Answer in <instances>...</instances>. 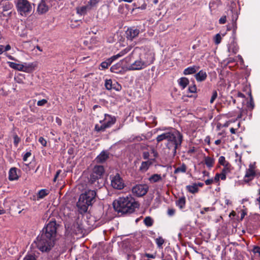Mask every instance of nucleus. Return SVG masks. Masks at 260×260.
I'll return each mask as SVG.
<instances>
[{
	"label": "nucleus",
	"instance_id": "obj_1",
	"mask_svg": "<svg viewBox=\"0 0 260 260\" xmlns=\"http://www.w3.org/2000/svg\"><path fill=\"white\" fill-rule=\"evenodd\" d=\"M156 140L158 143L166 140L167 142L166 146L172 151L174 156L176 154L177 149L181 145L183 136L178 131L171 128L170 131L158 135Z\"/></svg>",
	"mask_w": 260,
	"mask_h": 260
},
{
	"label": "nucleus",
	"instance_id": "obj_2",
	"mask_svg": "<svg viewBox=\"0 0 260 260\" xmlns=\"http://www.w3.org/2000/svg\"><path fill=\"white\" fill-rule=\"evenodd\" d=\"M143 50L139 47L135 48L129 56L130 58L135 59L133 63L127 68L128 70H140L145 68L152 63L153 56L150 53L143 54Z\"/></svg>",
	"mask_w": 260,
	"mask_h": 260
},
{
	"label": "nucleus",
	"instance_id": "obj_3",
	"mask_svg": "<svg viewBox=\"0 0 260 260\" xmlns=\"http://www.w3.org/2000/svg\"><path fill=\"white\" fill-rule=\"evenodd\" d=\"M113 205L116 211L122 213H133L139 206L131 194L118 198L113 202Z\"/></svg>",
	"mask_w": 260,
	"mask_h": 260
},
{
	"label": "nucleus",
	"instance_id": "obj_4",
	"mask_svg": "<svg viewBox=\"0 0 260 260\" xmlns=\"http://www.w3.org/2000/svg\"><path fill=\"white\" fill-rule=\"evenodd\" d=\"M96 193L94 190H88L80 194L77 207L81 213H85L89 206H91L95 201Z\"/></svg>",
	"mask_w": 260,
	"mask_h": 260
},
{
	"label": "nucleus",
	"instance_id": "obj_5",
	"mask_svg": "<svg viewBox=\"0 0 260 260\" xmlns=\"http://www.w3.org/2000/svg\"><path fill=\"white\" fill-rule=\"evenodd\" d=\"M54 241L45 235L40 234L35 241L37 248L42 252H47L51 250L54 244Z\"/></svg>",
	"mask_w": 260,
	"mask_h": 260
},
{
	"label": "nucleus",
	"instance_id": "obj_6",
	"mask_svg": "<svg viewBox=\"0 0 260 260\" xmlns=\"http://www.w3.org/2000/svg\"><path fill=\"white\" fill-rule=\"evenodd\" d=\"M116 122V118L109 114H105L103 120H100L99 124H96L94 126V130L97 132H105L106 129L111 127Z\"/></svg>",
	"mask_w": 260,
	"mask_h": 260
},
{
	"label": "nucleus",
	"instance_id": "obj_7",
	"mask_svg": "<svg viewBox=\"0 0 260 260\" xmlns=\"http://www.w3.org/2000/svg\"><path fill=\"white\" fill-rule=\"evenodd\" d=\"M15 5L18 13L22 16H26L31 12L32 5L28 0H16Z\"/></svg>",
	"mask_w": 260,
	"mask_h": 260
},
{
	"label": "nucleus",
	"instance_id": "obj_8",
	"mask_svg": "<svg viewBox=\"0 0 260 260\" xmlns=\"http://www.w3.org/2000/svg\"><path fill=\"white\" fill-rule=\"evenodd\" d=\"M57 224L56 221H50L43 229L41 234L45 235L54 241L56 235Z\"/></svg>",
	"mask_w": 260,
	"mask_h": 260
},
{
	"label": "nucleus",
	"instance_id": "obj_9",
	"mask_svg": "<svg viewBox=\"0 0 260 260\" xmlns=\"http://www.w3.org/2000/svg\"><path fill=\"white\" fill-rule=\"evenodd\" d=\"M111 185L113 188L116 189L120 190L124 188L125 183L123 179L119 174L111 176Z\"/></svg>",
	"mask_w": 260,
	"mask_h": 260
},
{
	"label": "nucleus",
	"instance_id": "obj_10",
	"mask_svg": "<svg viewBox=\"0 0 260 260\" xmlns=\"http://www.w3.org/2000/svg\"><path fill=\"white\" fill-rule=\"evenodd\" d=\"M148 186L146 184H137L132 189L134 195L141 197L145 195L148 191Z\"/></svg>",
	"mask_w": 260,
	"mask_h": 260
},
{
	"label": "nucleus",
	"instance_id": "obj_11",
	"mask_svg": "<svg viewBox=\"0 0 260 260\" xmlns=\"http://www.w3.org/2000/svg\"><path fill=\"white\" fill-rule=\"evenodd\" d=\"M104 173V167L102 166H95L92 170V172L90 175V181L91 183H93L96 180L101 178Z\"/></svg>",
	"mask_w": 260,
	"mask_h": 260
},
{
	"label": "nucleus",
	"instance_id": "obj_12",
	"mask_svg": "<svg viewBox=\"0 0 260 260\" xmlns=\"http://www.w3.org/2000/svg\"><path fill=\"white\" fill-rule=\"evenodd\" d=\"M51 0H41L37 8V11L39 14H43L46 13L51 6Z\"/></svg>",
	"mask_w": 260,
	"mask_h": 260
},
{
	"label": "nucleus",
	"instance_id": "obj_13",
	"mask_svg": "<svg viewBox=\"0 0 260 260\" xmlns=\"http://www.w3.org/2000/svg\"><path fill=\"white\" fill-rule=\"evenodd\" d=\"M255 176L256 172L255 171V165L250 164L249 166L248 169L246 170L244 177V180L245 182H248L252 180Z\"/></svg>",
	"mask_w": 260,
	"mask_h": 260
},
{
	"label": "nucleus",
	"instance_id": "obj_14",
	"mask_svg": "<svg viewBox=\"0 0 260 260\" xmlns=\"http://www.w3.org/2000/svg\"><path fill=\"white\" fill-rule=\"evenodd\" d=\"M65 227L70 230V232L77 234L81 232L82 227V225L78 222H75L71 226L69 225L66 224Z\"/></svg>",
	"mask_w": 260,
	"mask_h": 260
},
{
	"label": "nucleus",
	"instance_id": "obj_15",
	"mask_svg": "<svg viewBox=\"0 0 260 260\" xmlns=\"http://www.w3.org/2000/svg\"><path fill=\"white\" fill-rule=\"evenodd\" d=\"M140 33V30L137 28H131L126 31L127 38L128 40L133 41Z\"/></svg>",
	"mask_w": 260,
	"mask_h": 260
},
{
	"label": "nucleus",
	"instance_id": "obj_16",
	"mask_svg": "<svg viewBox=\"0 0 260 260\" xmlns=\"http://www.w3.org/2000/svg\"><path fill=\"white\" fill-rule=\"evenodd\" d=\"M228 49L229 53L236 54L238 51L239 48L237 43L234 40H233L231 43L229 44Z\"/></svg>",
	"mask_w": 260,
	"mask_h": 260
},
{
	"label": "nucleus",
	"instance_id": "obj_17",
	"mask_svg": "<svg viewBox=\"0 0 260 260\" xmlns=\"http://www.w3.org/2000/svg\"><path fill=\"white\" fill-rule=\"evenodd\" d=\"M152 165V160L148 159L145 161H142L140 167V170L142 172H146L149 168Z\"/></svg>",
	"mask_w": 260,
	"mask_h": 260
},
{
	"label": "nucleus",
	"instance_id": "obj_18",
	"mask_svg": "<svg viewBox=\"0 0 260 260\" xmlns=\"http://www.w3.org/2000/svg\"><path fill=\"white\" fill-rule=\"evenodd\" d=\"M207 77V75L206 72L203 70L200 71L195 75V78L198 82H202L205 80Z\"/></svg>",
	"mask_w": 260,
	"mask_h": 260
},
{
	"label": "nucleus",
	"instance_id": "obj_19",
	"mask_svg": "<svg viewBox=\"0 0 260 260\" xmlns=\"http://www.w3.org/2000/svg\"><path fill=\"white\" fill-rule=\"evenodd\" d=\"M19 177L17 173V169L12 168L10 169L9 172V179L11 181L16 180L18 179Z\"/></svg>",
	"mask_w": 260,
	"mask_h": 260
},
{
	"label": "nucleus",
	"instance_id": "obj_20",
	"mask_svg": "<svg viewBox=\"0 0 260 260\" xmlns=\"http://www.w3.org/2000/svg\"><path fill=\"white\" fill-rule=\"evenodd\" d=\"M115 59L113 58V56L106 59L105 61H103L100 65L101 68H100V70H104L106 69H107L112 63V62L115 60Z\"/></svg>",
	"mask_w": 260,
	"mask_h": 260
},
{
	"label": "nucleus",
	"instance_id": "obj_21",
	"mask_svg": "<svg viewBox=\"0 0 260 260\" xmlns=\"http://www.w3.org/2000/svg\"><path fill=\"white\" fill-rule=\"evenodd\" d=\"M199 69V67L193 66L186 68L184 71L183 74L185 75L192 74L195 73Z\"/></svg>",
	"mask_w": 260,
	"mask_h": 260
},
{
	"label": "nucleus",
	"instance_id": "obj_22",
	"mask_svg": "<svg viewBox=\"0 0 260 260\" xmlns=\"http://www.w3.org/2000/svg\"><path fill=\"white\" fill-rule=\"evenodd\" d=\"M8 63L9 66L12 69L20 71H25L24 66L22 64H19L13 62H9Z\"/></svg>",
	"mask_w": 260,
	"mask_h": 260
},
{
	"label": "nucleus",
	"instance_id": "obj_23",
	"mask_svg": "<svg viewBox=\"0 0 260 260\" xmlns=\"http://www.w3.org/2000/svg\"><path fill=\"white\" fill-rule=\"evenodd\" d=\"M108 157V154L105 152H102L96 158V161L97 162L103 163L104 162Z\"/></svg>",
	"mask_w": 260,
	"mask_h": 260
},
{
	"label": "nucleus",
	"instance_id": "obj_24",
	"mask_svg": "<svg viewBox=\"0 0 260 260\" xmlns=\"http://www.w3.org/2000/svg\"><path fill=\"white\" fill-rule=\"evenodd\" d=\"M110 70L112 72L115 73H121L122 71V63L119 62L112 66L110 68Z\"/></svg>",
	"mask_w": 260,
	"mask_h": 260
},
{
	"label": "nucleus",
	"instance_id": "obj_25",
	"mask_svg": "<svg viewBox=\"0 0 260 260\" xmlns=\"http://www.w3.org/2000/svg\"><path fill=\"white\" fill-rule=\"evenodd\" d=\"M90 7L86 5L77 8V13L81 15H84L88 11L90 10Z\"/></svg>",
	"mask_w": 260,
	"mask_h": 260
},
{
	"label": "nucleus",
	"instance_id": "obj_26",
	"mask_svg": "<svg viewBox=\"0 0 260 260\" xmlns=\"http://www.w3.org/2000/svg\"><path fill=\"white\" fill-rule=\"evenodd\" d=\"M162 178L160 174H155L151 175L149 178L148 180L151 183H156L160 181Z\"/></svg>",
	"mask_w": 260,
	"mask_h": 260
},
{
	"label": "nucleus",
	"instance_id": "obj_27",
	"mask_svg": "<svg viewBox=\"0 0 260 260\" xmlns=\"http://www.w3.org/2000/svg\"><path fill=\"white\" fill-rule=\"evenodd\" d=\"M205 164L207 166V167L209 168H211L213 166V165L215 162V159L210 156H206L205 157Z\"/></svg>",
	"mask_w": 260,
	"mask_h": 260
},
{
	"label": "nucleus",
	"instance_id": "obj_28",
	"mask_svg": "<svg viewBox=\"0 0 260 260\" xmlns=\"http://www.w3.org/2000/svg\"><path fill=\"white\" fill-rule=\"evenodd\" d=\"M179 85L182 88V89H184L187 85L189 84V80L187 78L185 77H182L178 80Z\"/></svg>",
	"mask_w": 260,
	"mask_h": 260
},
{
	"label": "nucleus",
	"instance_id": "obj_29",
	"mask_svg": "<svg viewBox=\"0 0 260 260\" xmlns=\"http://www.w3.org/2000/svg\"><path fill=\"white\" fill-rule=\"evenodd\" d=\"M186 189L188 191L191 193H197L199 191L198 185L196 183H194L191 185L186 186Z\"/></svg>",
	"mask_w": 260,
	"mask_h": 260
},
{
	"label": "nucleus",
	"instance_id": "obj_30",
	"mask_svg": "<svg viewBox=\"0 0 260 260\" xmlns=\"http://www.w3.org/2000/svg\"><path fill=\"white\" fill-rule=\"evenodd\" d=\"M131 47H127L126 48H125L124 49L121 50L119 53H118L116 55H113V58H114L115 59H116L123 56L127 53H128L131 50Z\"/></svg>",
	"mask_w": 260,
	"mask_h": 260
},
{
	"label": "nucleus",
	"instance_id": "obj_31",
	"mask_svg": "<svg viewBox=\"0 0 260 260\" xmlns=\"http://www.w3.org/2000/svg\"><path fill=\"white\" fill-rule=\"evenodd\" d=\"M185 205V198H179L176 201V205L179 207L180 209H183Z\"/></svg>",
	"mask_w": 260,
	"mask_h": 260
},
{
	"label": "nucleus",
	"instance_id": "obj_32",
	"mask_svg": "<svg viewBox=\"0 0 260 260\" xmlns=\"http://www.w3.org/2000/svg\"><path fill=\"white\" fill-rule=\"evenodd\" d=\"M113 82L111 79H106L105 81V86L106 89L110 90L112 89Z\"/></svg>",
	"mask_w": 260,
	"mask_h": 260
},
{
	"label": "nucleus",
	"instance_id": "obj_33",
	"mask_svg": "<svg viewBox=\"0 0 260 260\" xmlns=\"http://www.w3.org/2000/svg\"><path fill=\"white\" fill-rule=\"evenodd\" d=\"M186 171V167L185 164H183L181 167L177 168L175 171L174 173L177 174L180 172L185 173Z\"/></svg>",
	"mask_w": 260,
	"mask_h": 260
},
{
	"label": "nucleus",
	"instance_id": "obj_34",
	"mask_svg": "<svg viewBox=\"0 0 260 260\" xmlns=\"http://www.w3.org/2000/svg\"><path fill=\"white\" fill-rule=\"evenodd\" d=\"M231 170H232L231 165L230 164L228 165L223 166V168L221 170V173L227 175L231 173Z\"/></svg>",
	"mask_w": 260,
	"mask_h": 260
},
{
	"label": "nucleus",
	"instance_id": "obj_35",
	"mask_svg": "<svg viewBox=\"0 0 260 260\" xmlns=\"http://www.w3.org/2000/svg\"><path fill=\"white\" fill-rule=\"evenodd\" d=\"M218 163L222 166L230 164L228 161L225 160V157L223 156H220L219 157Z\"/></svg>",
	"mask_w": 260,
	"mask_h": 260
},
{
	"label": "nucleus",
	"instance_id": "obj_36",
	"mask_svg": "<svg viewBox=\"0 0 260 260\" xmlns=\"http://www.w3.org/2000/svg\"><path fill=\"white\" fill-rule=\"evenodd\" d=\"M48 194V191L46 189L40 190L38 193V197L39 199H42Z\"/></svg>",
	"mask_w": 260,
	"mask_h": 260
},
{
	"label": "nucleus",
	"instance_id": "obj_37",
	"mask_svg": "<svg viewBox=\"0 0 260 260\" xmlns=\"http://www.w3.org/2000/svg\"><path fill=\"white\" fill-rule=\"evenodd\" d=\"M144 222L147 226H151L153 224V220L150 217H146L144 220Z\"/></svg>",
	"mask_w": 260,
	"mask_h": 260
},
{
	"label": "nucleus",
	"instance_id": "obj_38",
	"mask_svg": "<svg viewBox=\"0 0 260 260\" xmlns=\"http://www.w3.org/2000/svg\"><path fill=\"white\" fill-rule=\"evenodd\" d=\"M99 1V0H90L87 5L89 6L90 7V9H91L92 7L96 6Z\"/></svg>",
	"mask_w": 260,
	"mask_h": 260
},
{
	"label": "nucleus",
	"instance_id": "obj_39",
	"mask_svg": "<svg viewBox=\"0 0 260 260\" xmlns=\"http://www.w3.org/2000/svg\"><path fill=\"white\" fill-rule=\"evenodd\" d=\"M112 89L116 91H120L121 89V86L118 82L115 81L113 83Z\"/></svg>",
	"mask_w": 260,
	"mask_h": 260
},
{
	"label": "nucleus",
	"instance_id": "obj_40",
	"mask_svg": "<svg viewBox=\"0 0 260 260\" xmlns=\"http://www.w3.org/2000/svg\"><path fill=\"white\" fill-rule=\"evenodd\" d=\"M14 144L15 146L17 147L20 141V138L16 134L13 135Z\"/></svg>",
	"mask_w": 260,
	"mask_h": 260
},
{
	"label": "nucleus",
	"instance_id": "obj_41",
	"mask_svg": "<svg viewBox=\"0 0 260 260\" xmlns=\"http://www.w3.org/2000/svg\"><path fill=\"white\" fill-rule=\"evenodd\" d=\"M214 42L216 44H219L221 42V37L219 34L215 35L214 38Z\"/></svg>",
	"mask_w": 260,
	"mask_h": 260
},
{
	"label": "nucleus",
	"instance_id": "obj_42",
	"mask_svg": "<svg viewBox=\"0 0 260 260\" xmlns=\"http://www.w3.org/2000/svg\"><path fill=\"white\" fill-rule=\"evenodd\" d=\"M155 241L158 247H160L164 243V239L161 237L156 238Z\"/></svg>",
	"mask_w": 260,
	"mask_h": 260
},
{
	"label": "nucleus",
	"instance_id": "obj_43",
	"mask_svg": "<svg viewBox=\"0 0 260 260\" xmlns=\"http://www.w3.org/2000/svg\"><path fill=\"white\" fill-rule=\"evenodd\" d=\"M217 92L216 90H214V91H213V92L212 93V95L211 98L210 103L211 104H212L214 102L215 100L217 98Z\"/></svg>",
	"mask_w": 260,
	"mask_h": 260
},
{
	"label": "nucleus",
	"instance_id": "obj_44",
	"mask_svg": "<svg viewBox=\"0 0 260 260\" xmlns=\"http://www.w3.org/2000/svg\"><path fill=\"white\" fill-rule=\"evenodd\" d=\"M23 260H36L35 256L32 254H27L25 256Z\"/></svg>",
	"mask_w": 260,
	"mask_h": 260
},
{
	"label": "nucleus",
	"instance_id": "obj_45",
	"mask_svg": "<svg viewBox=\"0 0 260 260\" xmlns=\"http://www.w3.org/2000/svg\"><path fill=\"white\" fill-rule=\"evenodd\" d=\"M254 103H253V101L252 100V98L251 97L250 98V100L249 101V102H248L247 103V107L249 109H250V110H252L254 108Z\"/></svg>",
	"mask_w": 260,
	"mask_h": 260
},
{
	"label": "nucleus",
	"instance_id": "obj_46",
	"mask_svg": "<svg viewBox=\"0 0 260 260\" xmlns=\"http://www.w3.org/2000/svg\"><path fill=\"white\" fill-rule=\"evenodd\" d=\"M214 208H210V207H205L201 211V213L202 214H204L205 213V212L209 211H213Z\"/></svg>",
	"mask_w": 260,
	"mask_h": 260
},
{
	"label": "nucleus",
	"instance_id": "obj_47",
	"mask_svg": "<svg viewBox=\"0 0 260 260\" xmlns=\"http://www.w3.org/2000/svg\"><path fill=\"white\" fill-rule=\"evenodd\" d=\"M47 103V100L45 99H43L40 101H38L37 105L38 106H44Z\"/></svg>",
	"mask_w": 260,
	"mask_h": 260
},
{
	"label": "nucleus",
	"instance_id": "obj_48",
	"mask_svg": "<svg viewBox=\"0 0 260 260\" xmlns=\"http://www.w3.org/2000/svg\"><path fill=\"white\" fill-rule=\"evenodd\" d=\"M197 87L195 85H193L192 86H190L188 87V90L190 93H194L196 92Z\"/></svg>",
	"mask_w": 260,
	"mask_h": 260
},
{
	"label": "nucleus",
	"instance_id": "obj_49",
	"mask_svg": "<svg viewBox=\"0 0 260 260\" xmlns=\"http://www.w3.org/2000/svg\"><path fill=\"white\" fill-rule=\"evenodd\" d=\"M39 142L43 146H46L47 144V142L45 139L43 137H40L39 139Z\"/></svg>",
	"mask_w": 260,
	"mask_h": 260
},
{
	"label": "nucleus",
	"instance_id": "obj_50",
	"mask_svg": "<svg viewBox=\"0 0 260 260\" xmlns=\"http://www.w3.org/2000/svg\"><path fill=\"white\" fill-rule=\"evenodd\" d=\"M31 153L29 152H27L26 153H25L23 156V160L24 161H26L29 156H30Z\"/></svg>",
	"mask_w": 260,
	"mask_h": 260
},
{
	"label": "nucleus",
	"instance_id": "obj_51",
	"mask_svg": "<svg viewBox=\"0 0 260 260\" xmlns=\"http://www.w3.org/2000/svg\"><path fill=\"white\" fill-rule=\"evenodd\" d=\"M226 21V16H222L219 20V23L221 24L225 23Z\"/></svg>",
	"mask_w": 260,
	"mask_h": 260
},
{
	"label": "nucleus",
	"instance_id": "obj_52",
	"mask_svg": "<svg viewBox=\"0 0 260 260\" xmlns=\"http://www.w3.org/2000/svg\"><path fill=\"white\" fill-rule=\"evenodd\" d=\"M253 252L254 253H257L258 255L260 256V247L259 246H255L253 249Z\"/></svg>",
	"mask_w": 260,
	"mask_h": 260
},
{
	"label": "nucleus",
	"instance_id": "obj_53",
	"mask_svg": "<svg viewBox=\"0 0 260 260\" xmlns=\"http://www.w3.org/2000/svg\"><path fill=\"white\" fill-rule=\"evenodd\" d=\"M232 17H233V18H232V21H233V22L234 23L233 25H235V22H236V21L237 20L238 17L237 13H233Z\"/></svg>",
	"mask_w": 260,
	"mask_h": 260
},
{
	"label": "nucleus",
	"instance_id": "obj_54",
	"mask_svg": "<svg viewBox=\"0 0 260 260\" xmlns=\"http://www.w3.org/2000/svg\"><path fill=\"white\" fill-rule=\"evenodd\" d=\"M143 158L145 159H148L149 157V153L148 151H144L142 154Z\"/></svg>",
	"mask_w": 260,
	"mask_h": 260
},
{
	"label": "nucleus",
	"instance_id": "obj_55",
	"mask_svg": "<svg viewBox=\"0 0 260 260\" xmlns=\"http://www.w3.org/2000/svg\"><path fill=\"white\" fill-rule=\"evenodd\" d=\"M219 178L222 180H225L226 178V175L222 173H218Z\"/></svg>",
	"mask_w": 260,
	"mask_h": 260
},
{
	"label": "nucleus",
	"instance_id": "obj_56",
	"mask_svg": "<svg viewBox=\"0 0 260 260\" xmlns=\"http://www.w3.org/2000/svg\"><path fill=\"white\" fill-rule=\"evenodd\" d=\"M213 179V182L214 181V182H218L219 181L220 178H219V175H218V173H217L215 175L214 179Z\"/></svg>",
	"mask_w": 260,
	"mask_h": 260
},
{
	"label": "nucleus",
	"instance_id": "obj_57",
	"mask_svg": "<svg viewBox=\"0 0 260 260\" xmlns=\"http://www.w3.org/2000/svg\"><path fill=\"white\" fill-rule=\"evenodd\" d=\"M205 182L206 185H210L213 182V179H207L205 181Z\"/></svg>",
	"mask_w": 260,
	"mask_h": 260
},
{
	"label": "nucleus",
	"instance_id": "obj_58",
	"mask_svg": "<svg viewBox=\"0 0 260 260\" xmlns=\"http://www.w3.org/2000/svg\"><path fill=\"white\" fill-rule=\"evenodd\" d=\"M3 48L4 49V52H5L10 50L11 47L10 45H7L6 46L3 45Z\"/></svg>",
	"mask_w": 260,
	"mask_h": 260
},
{
	"label": "nucleus",
	"instance_id": "obj_59",
	"mask_svg": "<svg viewBox=\"0 0 260 260\" xmlns=\"http://www.w3.org/2000/svg\"><path fill=\"white\" fill-rule=\"evenodd\" d=\"M145 256L148 258H155V255L150 253H146Z\"/></svg>",
	"mask_w": 260,
	"mask_h": 260
},
{
	"label": "nucleus",
	"instance_id": "obj_60",
	"mask_svg": "<svg viewBox=\"0 0 260 260\" xmlns=\"http://www.w3.org/2000/svg\"><path fill=\"white\" fill-rule=\"evenodd\" d=\"M174 213H175L174 210H173V209H169L168 210V213L169 215L172 216V215H174Z\"/></svg>",
	"mask_w": 260,
	"mask_h": 260
},
{
	"label": "nucleus",
	"instance_id": "obj_61",
	"mask_svg": "<svg viewBox=\"0 0 260 260\" xmlns=\"http://www.w3.org/2000/svg\"><path fill=\"white\" fill-rule=\"evenodd\" d=\"M56 122L59 125H60L61 124V120L59 117H56L55 119Z\"/></svg>",
	"mask_w": 260,
	"mask_h": 260
},
{
	"label": "nucleus",
	"instance_id": "obj_62",
	"mask_svg": "<svg viewBox=\"0 0 260 260\" xmlns=\"http://www.w3.org/2000/svg\"><path fill=\"white\" fill-rule=\"evenodd\" d=\"M245 113V111L244 110H242L241 111L240 114L238 115V116L237 117V118H238V119L239 118H241L242 117V116H243V113Z\"/></svg>",
	"mask_w": 260,
	"mask_h": 260
},
{
	"label": "nucleus",
	"instance_id": "obj_63",
	"mask_svg": "<svg viewBox=\"0 0 260 260\" xmlns=\"http://www.w3.org/2000/svg\"><path fill=\"white\" fill-rule=\"evenodd\" d=\"M258 193H259V197L256 199V202H257L258 203V204H259V208H260V189H258Z\"/></svg>",
	"mask_w": 260,
	"mask_h": 260
},
{
	"label": "nucleus",
	"instance_id": "obj_64",
	"mask_svg": "<svg viewBox=\"0 0 260 260\" xmlns=\"http://www.w3.org/2000/svg\"><path fill=\"white\" fill-rule=\"evenodd\" d=\"M237 95L239 98H245L244 94L243 93H241V92H238Z\"/></svg>",
	"mask_w": 260,
	"mask_h": 260
}]
</instances>
